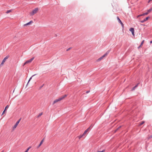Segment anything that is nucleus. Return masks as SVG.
I'll return each instance as SVG.
<instances>
[{
    "mask_svg": "<svg viewBox=\"0 0 152 152\" xmlns=\"http://www.w3.org/2000/svg\"><path fill=\"white\" fill-rule=\"evenodd\" d=\"M4 152V151H1V152Z\"/></svg>",
    "mask_w": 152,
    "mask_h": 152,
    "instance_id": "40",
    "label": "nucleus"
},
{
    "mask_svg": "<svg viewBox=\"0 0 152 152\" xmlns=\"http://www.w3.org/2000/svg\"><path fill=\"white\" fill-rule=\"evenodd\" d=\"M21 119H20L19 120L15 123V124L14 125L13 127V128H15L16 127L19 123Z\"/></svg>",
    "mask_w": 152,
    "mask_h": 152,
    "instance_id": "8",
    "label": "nucleus"
},
{
    "mask_svg": "<svg viewBox=\"0 0 152 152\" xmlns=\"http://www.w3.org/2000/svg\"><path fill=\"white\" fill-rule=\"evenodd\" d=\"M152 137V135H150L148 139H150Z\"/></svg>",
    "mask_w": 152,
    "mask_h": 152,
    "instance_id": "28",
    "label": "nucleus"
},
{
    "mask_svg": "<svg viewBox=\"0 0 152 152\" xmlns=\"http://www.w3.org/2000/svg\"><path fill=\"white\" fill-rule=\"evenodd\" d=\"M144 40H143L142 42H141V44H140L141 46H142V45H143V43H144Z\"/></svg>",
    "mask_w": 152,
    "mask_h": 152,
    "instance_id": "25",
    "label": "nucleus"
},
{
    "mask_svg": "<svg viewBox=\"0 0 152 152\" xmlns=\"http://www.w3.org/2000/svg\"><path fill=\"white\" fill-rule=\"evenodd\" d=\"M144 123V122H142V123H141L140 124V125H142Z\"/></svg>",
    "mask_w": 152,
    "mask_h": 152,
    "instance_id": "34",
    "label": "nucleus"
},
{
    "mask_svg": "<svg viewBox=\"0 0 152 152\" xmlns=\"http://www.w3.org/2000/svg\"><path fill=\"white\" fill-rule=\"evenodd\" d=\"M31 148V147H29L26 151H27V152H28V151L29 150V149Z\"/></svg>",
    "mask_w": 152,
    "mask_h": 152,
    "instance_id": "30",
    "label": "nucleus"
},
{
    "mask_svg": "<svg viewBox=\"0 0 152 152\" xmlns=\"http://www.w3.org/2000/svg\"><path fill=\"white\" fill-rule=\"evenodd\" d=\"M24 152H27V151H26Z\"/></svg>",
    "mask_w": 152,
    "mask_h": 152,
    "instance_id": "39",
    "label": "nucleus"
},
{
    "mask_svg": "<svg viewBox=\"0 0 152 152\" xmlns=\"http://www.w3.org/2000/svg\"><path fill=\"white\" fill-rule=\"evenodd\" d=\"M141 45H140V46L138 47V48H140L141 47Z\"/></svg>",
    "mask_w": 152,
    "mask_h": 152,
    "instance_id": "37",
    "label": "nucleus"
},
{
    "mask_svg": "<svg viewBox=\"0 0 152 152\" xmlns=\"http://www.w3.org/2000/svg\"><path fill=\"white\" fill-rule=\"evenodd\" d=\"M149 18H150L149 17H147L145 18L143 20L140 21V22L142 23H143L144 22H145L146 21H147V20H148V19Z\"/></svg>",
    "mask_w": 152,
    "mask_h": 152,
    "instance_id": "6",
    "label": "nucleus"
},
{
    "mask_svg": "<svg viewBox=\"0 0 152 152\" xmlns=\"http://www.w3.org/2000/svg\"><path fill=\"white\" fill-rule=\"evenodd\" d=\"M11 11H12V10H8L6 12V13L7 14H8V13H10V12H11Z\"/></svg>",
    "mask_w": 152,
    "mask_h": 152,
    "instance_id": "20",
    "label": "nucleus"
},
{
    "mask_svg": "<svg viewBox=\"0 0 152 152\" xmlns=\"http://www.w3.org/2000/svg\"><path fill=\"white\" fill-rule=\"evenodd\" d=\"M84 137V136L83 135V134L82 135H80L79 136H78V137L79 138V139H80L81 138L83 137Z\"/></svg>",
    "mask_w": 152,
    "mask_h": 152,
    "instance_id": "15",
    "label": "nucleus"
},
{
    "mask_svg": "<svg viewBox=\"0 0 152 152\" xmlns=\"http://www.w3.org/2000/svg\"><path fill=\"white\" fill-rule=\"evenodd\" d=\"M5 111H6V110H4V111H3V113H2V115H3V114L4 113H5Z\"/></svg>",
    "mask_w": 152,
    "mask_h": 152,
    "instance_id": "29",
    "label": "nucleus"
},
{
    "mask_svg": "<svg viewBox=\"0 0 152 152\" xmlns=\"http://www.w3.org/2000/svg\"><path fill=\"white\" fill-rule=\"evenodd\" d=\"M66 96L67 95L66 94H65L64 95L61 96V97L59 98L58 99L55 100L53 102V104H54L57 102L60 101L61 100L64 99Z\"/></svg>",
    "mask_w": 152,
    "mask_h": 152,
    "instance_id": "1",
    "label": "nucleus"
},
{
    "mask_svg": "<svg viewBox=\"0 0 152 152\" xmlns=\"http://www.w3.org/2000/svg\"><path fill=\"white\" fill-rule=\"evenodd\" d=\"M91 129V126L89 127L86 130H87V131H89Z\"/></svg>",
    "mask_w": 152,
    "mask_h": 152,
    "instance_id": "23",
    "label": "nucleus"
},
{
    "mask_svg": "<svg viewBox=\"0 0 152 152\" xmlns=\"http://www.w3.org/2000/svg\"><path fill=\"white\" fill-rule=\"evenodd\" d=\"M43 114V113H40L39 115L37 116V117L39 118L40 117L41 115H42Z\"/></svg>",
    "mask_w": 152,
    "mask_h": 152,
    "instance_id": "16",
    "label": "nucleus"
},
{
    "mask_svg": "<svg viewBox=\"0 0 152 152\" xmlns=\"http://www.w3.org/2000/svg\"><path fill=\"white\" fill-rule=\"evenodd\" d=\"M117 20L118 21V22L121 24V25L122 27H124V24L122 23L121 20L119 18V17L118 16H117Z\"/></svg>",
    "mask_w": 152,
    "mask_h": 152,
    "instance_id": "5",
    "label": "nucleus"
},
{
    "mask_svg": "<svg viewBox=\"0 0 152 152\" xmlns=\"http://www.w3.org/2000/svg\"><path fill=\"white\" fill-rule=\"evenodd\" d=\"M150 43L151 44V43H152V41H150Z\"/></svg>",
    "mask_w": 152,
    "mask_h": 152,
    "instance_id": "36",
    "label": "nucleus"
},
{
    "mask_svg": "<svg viewBox=\"0 0 152 152\" xmlns=\"http://www.w3.org/2000/svg\"><path fill=\"white\" fill-rule=\"evenodd\" d=\"M152 0H149L148 1V3H149L150 2H151V1H152Z\"/></svg>",
    "mask_w": 152,
    "mask_h": 152,
    "instance_id": "32",
    "label": "nucleus"
},
{
    "mask_svg": "<svg viewBox=\"0 0 152 152\" xmlns=\"http://www.w3.org/2000/svg\"><path fill=\"white\" fill-rule=\"evenodd\" d=\"M152 10V7L149 10H148V12H150Z\"/></svg>",
    "mask_w": 152,
    "mask_h": 152,
    "instance_id": "21",
    "label": "nucleus"
},
{
    "mask_svg": "<svg viewBox=\"0 0 152 152\" xmlns=\"http://www.w3.org/2000/svg\"><path fill=\"white\" fill-rule=\"evenodd\" d=\"M34 57H33L31 58L30 59L26 61L24 64L23 66L25 65L26 64H28V63L31 62L34 59Z\"/></svg>",
    "mask_w": 152,
    "mask_h": 152,
    "instance_id": "3",
    "label": "nucleus"
},
{
    "mask_svg": "<svg viewBox=\"0 0 152 152\" xmlns=\"http://www.w3.org/2000/svg\"><path fill=\"white\" fill-rule=\"evenodd\" d=\"M36 74H35L34 75H33L29 79V80H28V83H27V85H28V83L30 81V80L31 79H32V78Z\"/></svg>",
    "mask_w": 152,
    "mask_h": 152,
    "instance_id": "14",
    "label": "nucleus"
},
{
    "mask_svg": "<svg viewBox=\"0 0 152 152\" xmlns=\"http://www.w3.org/2000/svg\"><path fill=\"white\" fill-rule=\"evenodd\" d=\"M44 85V84H43L42 86H41L40 88H42L43 87V86Z\"/></svg>",
    "mask_w": 152,
    "mask_h": 152,
    "instance_id": "33",
    "label": "nucleus"
},
{
    "mask_svg": "<svg viewBox=\"0 0 152 152\" xmlns=\"http://www.w3.org/2000/svg\"><path fill=\"white\" fill-rule=\"evenodd\" d=\"M102 59H103V58L102 57H101L98 59L97 61H100L101 60H102Z\"/></svg>",
    "mask_w": 152,
    "mask_h": 152,
    "instance_id": "19",
    "label": "nucleus"
},
{
    "mask_svg": "<svg viewBox=\"0 0 152 152\" xmlns=\"http://www.w3.org/2000/svg\"><path fill=\"white\" fill-rule=\"evenodd\" d=\"M44 138H43L39 144L37 146V148H39L40 146L42 144L43 141H44Z\"/></svg>",
    "mask_w": 152,
    "mask_h": 152,
    "instance_id": "9",
    "label": "nucleus"
},
{
    "mask_svg": "<svg viewBox=\"0 0 152 152\" xmlns=\"http://www.w3.org/2000/svg\"><path fill=\"white\" fill-rule=\"evenodd\" d=\"M129 31L132 32V34L134 36V29L133 28H131L129 29Z\"/></svg>",
    "mask_w": 152,
    "mask_h": 152,
    "instance_id": "7",
    "label": "nucleus"
},
{
    "mask_svg": "<svg viewBox=\"0 0 152 152\" xmlns=\"http://www.w3.org/2000/svg\"><path fill=\"white\" fill-rule=\"evenodd\" d=\"M148 12H145V13H144L142 14V15H143V16H144L145 15H147L148 14Z\"/></svg>",
    "mask_w": 152,
    "mask_h": 152,
    "instance_id": "17",
    "label": "nucleus"
},
{
    "mask_svg": "<svg viewBox=\"0 0 152 152\" xmlns=\"http://www.w3.org/2000/svg\"><path fill=\"white\" fill-rule=\"evenodd\" d=\"M32 23H33V21L32 20L30 21L28 23H27L26 24H25V26L29 25V24H31Z\"/></svg>",
    "mask_w": 152,
    "mask_h": 152,
    "instance_id": "11",
    "label": "nucleus"
},
{
    "mask_svg": "<svg viewBox=\"0 0 152 152\" xmlns=\"http://www.w3.org/2000/svg\"><path fill=\"white\" fill-rule=\"evenodd\" d=\"M121 127V126H119L118 128L116 129V130H115V131H116L117 130L119 129Z\"/></svg>",
    "mask_w": 152,
    "mask_h": 152,
    "instance_id": "24",
    "label": "nucleus"
},
{
    "mask_svg": "<svg viewBox=\"0 0 152 152\" xmlns=\"http://www.w3.org/2000/svg\"><path fill=\"white\" fill-rule=\"evenodd\" d=\"M71 48H71V47H70V48H68V49H67L66 50V51H69V50H70V49H71Z\"/></svg>",
    "mask_w": 152,
    "mask_h": 152,
    "instance_id": "27",
    "label": "nucleus"
},
{
    "mask_svg": "<svg viewBox=\"0 0 152 152\" xmlns=\"http://www.w3.org/2000/svg\"><path fill=\"white\" fill-rule=\"evenodd\" d=\"M90 126H91H91H93L92 125V124H91Z\"/></svg>",
    "mask_w": 152,
    "mask_h": 152,
    "instance_id": "38",
    "label": "nucleus"
},
{
    "mask_svg": "<svg viewBox=\"0 0 152 152\" xmlns=\"http://www.w3.org/2000/svg\"><path fill=\"white\" fill-rule=\"evenodd\" d=\"M143 16V15H142V14L139 15L137 16V18H138L140 16Z\"/></svg>",
    "mask_w": 152,
    "mask_h": 152,
    "instance_id": "22",
    "label": "nucleus"
},
{
    "mask_svg": "<svg viewBox=\"0 0 152 152\" xmlns=\"http://www.w3.org/2000/svg\"><path fill=\"white\" fill-rule=\"evenodd\" d=\"M88 132V131H87V130H86L83 134V135L85 136Z\"/></svg>",
    "mask_w": 152,
    "mask_h": 152,
    "instance_id": "13",
    "label": "nucleus"
},
{
    "mask_svg": "<svg viewBox=\"0 0 152 152\" xmlns=\"http://www.w3.org/2000/svg\"><path fill=\"white\" fill-rule=\"evenodd\" d=\"M110 51V50H108L106 52V53L104 54L106 56H107L109 53Z\"/></svg>",
    "mask_w": 152,
    "mask_h": 152,
    "instance_id": "12",
    "label": "nucleus"
},
{
    "mask_svg": "<svg viewBox=\"0 0 152 152\" xmlns=\"http://www.w3.org/2000/svg\"><path fill=\"white\" fill-rule=\"evenodd\" d=\"M105 151V150H103L102 151H97V152H104Z\"/></svg>",
    "mask_w": 152,
    "mask_h": 152,
    "instance_id": "26",
    "label": "nucleus"
},
{
    "mask_svg": "<svg viewBox=\"0 0 152 152\" xmlns=\"http://www.w3.org/2000/svg\"><path fill=\"white\" fill-rule=\"evenodd\" d=\"M90 92V91H88L86 92V93H88Z\"/></svg>",
    "mask_w": 152,
    "mask_h": 152,
    "instance_id": "35",
    "label": "nucleus"
},
{
    "mask_svg": "<svg viewBox=\"0 0 152 152\" xmlns=\"http://www.w3.org/2000/svg\"><path fill=\"white\" fill-rule=\"evenodd\" d=\"M9 105H7V106L5 107V109H4V110H6L9 108Z\"/></svg>",
    "mask_w": 152,
    "mask_h": 152,
    "instance_id": "18",
    "label": "nucleus"
},
{
    "mask_svg": "<svg viewBox=\"0 0 152 152\" xmlns=\"http://www.w3.org/2000/svg\"><path fill=\"white\" fill-rule=\"evenodd\" d=\"M39 10V8L38 7L34 9L30 13V14L31 16H33L35 14H36Z\"/></svg>",
    "mask_w": 152,
    "mask_h": 152,
    "instance_id": "2",
    "label": "nucleus"
},
{
    "mask_svg": "<svg viewBox=\"0 0 152 152\" xmlns=\"http://www.w3.org/2000/svg\"><path fill=\"white\" fill-rule=\"evenodd\" d=\"M9 57V56H7L5 57L4 58V59H3V61H2L1 63V64L0 65L1 66L3 65L4 63L6 61V60Z\"/></svg>",
    "mask_w": 152,
    "mask_h": 152,
    "instance_id": "4",
    "label": "nucleus"
},
{
    "mask_svg": "<svg viewBox=\"0 0 152 152\" xmlns=\"http://www.w3.org/2000/svg\"><path fill=\"white\" fill-rule=\"evenodd\" d=\"M106 56L105 54H104V55H103L102 56V57L103 58L104 57Z\"/></svg>",
    "mask_w": 152,
    "mask_h": 152,
    "instance_id": "31",
    "label": "nucleus"
},
{
    "mask_svg": "<svg viewBox=\"0 0 152 152\" xmlns=\"http://www.w3.org/2000/svg\"><path fill=\"white\" fill-rule=\"evenodd\" d=\"M138 84H139V83H137L134 87H133L132 88V90H134L136 88H137L138 86Z\"/></svg>",
    "mask_w": 152,
    "mask_h": 152,
    "instance_id": "10",
    "label": "nucleus"
}]
</instances>
